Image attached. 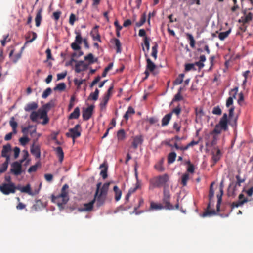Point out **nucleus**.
Masks as SVG:
<instances>
[{"mask_svg": "<svg viewBox=\"0 0 253 253\" xmlns=\"http://www.w3.org/2000/svg\"><path fill=\"white\" fill-rule=\"evenodd\" d=\"M110 184V182L105 183L101 187L100 193L97 194L95 193L94 198L92 201H94V204L95 203L98 208L105 203Z\"/></svg>", "mask_w": 253, "mask_h": 253, "instance_id": "f257e3e1", "label": "nucleus"}, {"mask_svg": "<svg viewBox=\"0 0 253 253\" xmlns=\"http://www.w3.org/2000/svg\"><path fill=\"white\" fill-rule=\"evenodd\" d=\"M169 181V176L168 174L165 173L163 175L155 177L150 180V183L153 188H160L164 187H168L167 183Z\"/></svg>", "mask_w": 253, "mask_h": 253, "instance_id": "f03ea898", "label": "nucleus"}, {"mask_svg": "<svg viewBox=\"0 0 253 253\" xmlns=\"http://www.w3.org/2000/svg\"><path fill=\"white\" fill-rule=\"evenodd\" d=\"M205 60L206 57L205 55H203L200 56L199 61L196 62L194 63L186 64L185 65V71L189 72L191 70L195 71L197 70V69L196 68V66L198 67V69H201L204 66L203 62L205 61Z\"/></svg>", "mask_w": 253, "mask_h": 253, "instance_id": "7ed1b4c3", "label": "nucleus"}, {"mask_svg": "<svg viewBox=\"0 0 253 253\" xmlns=\"http://www.w3.org/2000/svg\"><path fill=\"white\" fill-rule=\"evenodd\" d=\"M216 144V140H213L212 142V147L211 150V154L212 155V160L213 162V165L216 163L221 159L222 153H221L220 149L218 147L214 145Z\"/></svg>", "mask_w": 253, "mask_h": 253, "instance_id": "20e7f679", "label": "nucleus"}, {"mask_svg": "<svg viewBox=\"0 0 253 253\" xmlns=\"http://www.w3.org/2000/svg\"><path fill=\"white\" fill-rule=\"evenodd\" d=\"M68 200V195L64 193H60L57 196L52 195V201L57 204L59 208H62L63 205L66 204Z\"/></svg>", "mask_w": 253, "mask_h": 253, "instance_id": "39448f33", "label": "nucleus"}, {"mask_svg": "<svg viewBox=\"0 0 253 253\" xmlns=\"http://www.w3.org/2000/svg\"><path fill=\"white\" fill-rule=\"evenodd\" d=\"M81 127L80 124H77L73 128L69 129V132L66 134V136L72 138L74 142L75 139L80 137L81 135Z\"/></svg>", "mask_w": 253, "mask_h": 253, "instance_id": "423d86ee", "label": "nucleus"}, {"mask_svg": "<svg viewBox=\"0 0 253 253\" xmlns=\"http://www.w3.org/2000/svg\"><path fill=\"white\" fill-rule=\"evenodd\" d=\"M17 187L13 183H3L0 186V191L5 195L14 193Z\"/></svg>", "mask_w": 253, "mask_h": 253, "instance_id": "0eeeda50", "label": "nucleus"}, {"mask_svg": "<svg viewBox=\"0 0 253 253\" xmlns=\"http://www.w3.org/2000/svg\"><path fill=\"white\" fill-rule=\"evenodd\" d=\"M215 182L213 181L210 185L209 194V203L207 206V216L215 214L216 213L215 210L210 211V207L211 203V198L213 197L214 195L213 186Z\"/></svg>", "mask_w": 253, "mask_h": 253, "instance_id": "6e6552de", "label": "nucleus"}, {"mask_svg": "<svg viewBox=\"0 0 253 253\" xmlns=\"http://www.w3.org/2000/svg\"><path fill=\"white\" fill-rule=\"evenodd\" d=\"M10 172L14 175L18 176L22 173V167L17 161H15L11 164Z\"/></svg>", "mask_w": 253, "mask_h": 253, "instance_id": "1a4fd4ad", "label": "nucleus"}, {"mask_svg": "<svg viewBox=\"0 0 253 253\" xmlns=\"http://www.w3.org/2000/svg\"><path fill=\"white\" fill-rule=\"evenodd\" d=\"M94 109L93 105H90L83 111L82 116L84 120H88L91 117Z\"/></svg>", "mask_w": 253, "mask_h": 253, "instance_id": "9d476101", "label": "nucleus"}, {"mask_svg": "<svg viewBox=\"0 0 253 253\" xmlns=\"http://www.w3.org/2000/svg\"><path fill=\"white\" fill-rule=\"evenodd\" d=\"M11 146L10 144L8 143L3 145L1 151V156L5 158L6 160H10L9 153L11 151Z\"/></svg>", "mask_w": 253, "mask_h": 253, "instance_id": "9b49d317", "label": "nucleus"}, {"mask_svg": "<svg viewBox=\"0 0 253 253\" xmlns=\"http://www.w3.org/2000/svg\"><path fill=\"white\" fill-rule=\"evenodd\" d=\"M99 26L96 25L90 32V36L93 41L101 42V37L98 31Z\"/></svg>", "mask_w": 253, "mask_h": 253, "instance_id": "f8f14e48", "label": "nucleus"}, {"mask_svg": "<svg viewBox=\"0 0 253 253\" xmlns=\"http://www.w3.org/2000/svg\"><path fill=\"white\" fill-rule=\"evenodd\" d=\"M17 189L19 190L22 193H25L29 195H34L39 193V190H35V192H32L31 190V186L30 184H27L25 186L21 187H17Z\"/></svg>", "mask_w": 253, "mask_h": 253, "instance_id": "ddd939ff", "label": "nucleus"}, {"mask_svg": "<svg viewBox=\"0 0 253 253\" xmlns=\"http://www.w3.org/2000/svg\"><path fill=\"white\" fill-rule=\"evenodd\" d=\"M87 68V65L84 63V61H79L76 62L75 66V71L76 73H79L85 70Z\"/></svg>", "mask_w": 253, "mask_h": 253, "instance_id": "4468645a", "label": "nucleus"}, {"mask_svg": "<svg viewBox=\"0 0 253 253\" xmlns=\"http://www.w3.org/2000/svg\"><path fill=\"white\" fill-rule=\"evenodd\" d=\"M249 200L248 198H245L243 194H240L239 195V200L237 201L233 202L232 206L233 207H238L242 206L245 203L248 202Z\"/></svg>", "mask_w": 253, "mask_h": 253, "instance_id": "2eb2a0df", "label": "nucleus"}, {"mask_svg": "<svg viewBox=\"0 0 253 253\" xmlns=\"http://www.w3.org/2000/svg\"><path fill=\"white\" fill-rule=\"evenodd\" d=\"M227 123V115L226 113H224L219 121L218 123L219 126L221 127L223 130L226 131L228 129Z\"/></svg>", "mask_w": 253, "mask_h": 253, "instance_id": "dca6fc26", "label": "nucleus"}, {"mask_svg": "<svg viewBox=\"0 0 253 253\" xmlns=\"http://www.w3.org/2000/svg\"><path fill=\"white\" fill-rule=\"evenodd\" d=\"M30 151L32 155H34L36 158H39L41 157L40 147L39 145H35L33 144L30 148Z\"/></svg>", "mask_w": 253, "mask_h": 253, "instance_id": "f3484780", "label": "nucleus"}, {"mask_svg": "<svg viewBox=\"0 0 253 253\" xmlns=\"http://www.w3.org/2000/svg\"><path fill=\"white\" fill-rule=\"evenodd\" d=\"M143 139L142 135H137L133 138V141L132 144V147L134 149H136L139 145H141L143 143Z\"/></svg>", "mask_w": 253, "mask_h": 253, "instance_id": "a211bd4d", "label": "nucleus"}, {"mask_svg": "<svg viewBox=\"0 0 253 253\" xmlns=\"http://www.w3.org/2000/svg\"><path fill=\"white\" fill-rule=\"evenodd\" d=\"M45 207V204L41 200L36 201L35 203L32 206V209L38 211Z\"/></svg>", "mask_w": 253, "mask_h": 253, "instance_id": "6ab92c4d", "label": "nucleus"}, {"mask_svg": "<svg viewBox=\"0 0 253 253\" xmlns=\"http://www.w3.org/2000/svg\"><path fill=\"white\" fill-rule=\"evenodd\" d=\"M94 201L91 200L88 203H85L80 208V211H91L93 208Z\"/></svg>", "mask_w": 253, "mask_h": 253, "instance_id": "aec40b11", "label": "nucleus"}, {"mask_svg": "<svg viewBox=\"0 0 253 253\" xmlns=\"http://www.w3.org/2000/svg\"><path fill=\"white\" fill-rule=\"evenodd\" d=\"M111 43L114 44L116 47V52L121 53L122 51L121 43L119 39L117 38H112L110 40Z\"/></svg>", "mask_w": 253, "mask_h": 253, "instance_id": "412c9836", "label": "nucleus"}, {"mask_svg": "<svg viewBox=\"0 0 253 253\" xmlns=\"http://www.w3.org/2000/svg\"><path fill=\"white\" fill-rule=\"evenodd\" d=\"M54 150L55 151L56 155L59 158V161L60 163H62L64 157V154L62 148L59 146L56 148H54Z\"/></svg>", "mask_w": 253, "mask_h": 253, "instance_id": "4be33fe9", "label": "nucleus"}, {"mask_svg": "<svg viewBox=\"0 0 253 253\" xmlns=\"http://www.w3.org/2000/svg\"><path fill=\"white\" fill-rule=\"evenodd\" d=\"M38 107V105L37 103L32 102L26 104L24 107V110L26 112H30L37 109Z\"/></svg>", "mask_w": 253, "mask_h": 253, "instance_id": "5701e85b", "label": "nucleus"}, {"mask_svg": "<svg viewBox=\"0 0 253 253\" xmlns=\"http://www.w3.org/2000/svg\"><path fill=\"white\" fill-rule=\"evenodd\" d=\"M42 8H40L37 11L36 16L35 17V23L36 27H39L42 19Z\"/></svg>", "mask_w": 253, "mask_h": 253, "instance_id": "b1692460", "label": "nucleus"}, {"mask_svg": "<svg viewBox=\"0 0 253 253\" xmlns=\"http://www.w3.org/2000/svg\"><path fill=\"white\" fill-rule=\"evenodd\" d=\"M146 69L147 70H149L151 72H154L156 68V65L149 58L146 59Z\"/></svg>", "mask_w": 253, "mask_h": 253, "instance_id": "393cba45", "label": "nucleus"}, {"mask_svg": "<svg viewBox=\"0 0 253 253\" xmlns=\"http://www.w3.org/2000/svg\"><path fill=\"white\" fill-rule=\"evenodd\" d=\"M100 168H104L101 171H100V175L102 176V178L103 179H106L107 176V170H108V167L107 165L105 163L102 164L100 166Z\"/></svg>", "mask_w": 253, "mask_h": 253, "instance_id": "a878e982", "label": "nucleus"}, {"mask_svg": "<svg viewBox=\"0 0 253 253\" xmlns=\"http://www.w3.org/2000/svg\"><path fill=\"white\" fill-rule=\"evenodd\" d=\"M163 207L167 210H173L174 207L170 203V199L169 198H163Z\"/></svg>", "mask_w": 253, "mask_h": 253, "instance_id": "bb28decb", "label": "nucleus"}, {"mask_svg": "<svg viewBox=\"0 0 253 253\" xmlns=\"http://www.w3.org/2000/svg\"><path fill=\"white\" fill-rule=\"evenodd\" d=\"M172 117V113H169V114H167L166 115L162 120V126H167L170 119H171Z\"/></svg>", "mask_w": 253, "mask_h": 253, "instance_id": "cd10ccee", "label": "nucleus"}, {"mask_svg": "<svg viewBox=\"0 0 253 253\" xmlns=\"http://www.w3.org/2000/svg\"><path fill=\"white\" fill-rule=\"evenodd\" d=\"M80 115V108L77 107L74 109V111L70 114L68 117L69 119H78Z\"/></svg>", "mask_w": 253, "mask_h": 253, "instance_id": "c85d7f7f", "label": "nucleus"}, {"mask_svg": "<svg viewBox=\"0 0 253 253\" xmlns=\"http://www.w3.org/2000/svg\"><path fill=\"white\" fill-rule=\"evenodd\" d=\"M165 209L162 204L156 203L154 202H151L150 209L152 210H161Z\"/></svg>", "mask_w": 253, "mask_h": 253, "instance_id": "c756f323", "label": "nucleus"}, {"mask_svg": "<svg viewBox=\"0 0 253 253\" xmlns=\"http://www.w3.org/2000/svg\"><path fill=\"white\" fill-rule=\"evenodd\" d=\"M134 113V109L131 106H129L126 112L123 117L126 121H127L129 117L132 115H133Z\"/></svg>", "mask_w": 253, "mask_h": 253, "instance_id": "7c9ffc66", "label": "nucleus"}, {"mask_svg": "<svg viewBox=\"0 0 253 253\" xmlns=\"http://www.w3.org/2000/svg\"><path fill=\"white\" fill-rule=\"evenodd\" d=\"M9 125L12 128V131L14 134L17 133V127L18 126L17 123L15 121L14 117H12L9 121Z\"/></svg>", "mask_w": 253, "mask_h": 253, "instance_id": "2f4dec72", "label": "nucleus"}, {"mask_svg": "<svg viewBox=\"0 0 253 253\" xmlns=\"http://www.w3.org/2000/svg\"><path fill=\"white\" fill-rule=\"evenodd\" d=\"M113 190L115 192V199L116 201H119L121 197V195H122V191H121V190L119 188V187L117 186V185H115L113 187Z\"/></svg>", "mask_w": 253, "mask_h": 253, "instance_id": "473e14b6", "label": "nucleus"}, {"mask_svg": "<svg viewBox=\"0 0 253 253\" xmlns=\"http://www.w3.org/2000/svg\"><path fill=\"white\" fill-rule=\"evenodd\" d=\"M109 99L110 98H109L108 96H104L102 100L101 101L99 104L101 111H103L105 110L106 106L108 103Z\"/></svg>", "mask_w": 253, "mask_h": 253, "instance_id": "72a5a7b5", "label": "nucleus"}, {"mask_svg": "<svg viewBox=\"0 0 253 253\" xmlns=\"http://www.w3.org/2000/svg\"><path fill=\"white\" fill-rule=\"evenodd\" d=\"M220 193L217 195V202L216 204V211L217 212L220 211V204L222 201V196L223 193V191L222 188L220 189Z\"/></svg>", "mask_w": 253, "mask_h": 253, "instance_id": "f704fd0d", "label": "nucleus"}, {"mask_svg": "<svg viewBox=\"0 0 253 253\" xmlns=\"http://www.w3.org/2000/svg\"><path fill=\"white\" fill-rule=\"evenodd\" d=\"M138 205L137 206H135L134 208V212L136 213V214H139L140 213L143 212L142 211H137V209L140 207L142 205L144 204V200L142 197H139L138 199Z\"/></svg>", "mask_w": 253, "mask_h": 253, "instance_id": "c9c22d12", "label": "nucleus"}, {"mask_svg": "<svg viewBox=\"0 0 253 253\" xmlns=\"http://www.w3.org/2000/svg\"><path fill=\"white\" fill-rule=\"evenodd\" d=\"M75 33L76 34L75 42L81 44L83 41L81 31L80 30L75 31Z\"/></svg>", "mask_w": 253, "mask_h": 253, "instance_id": "e433bc0d", "label": "nucleus"}, {"mask_svg": "<svg viewBox=\"0 0 253 253\" xmlns=\"http://www.w3.org/2000/svg\"><path fill=\"white\" fill-rule=\"evenodd\" d=\"M189 179V175L187 173L183 174L181 177V183L183 186H186L187 185V181Z\"/></svg>", "mask_w": 253, "mask_h": 253, "instance_id": "4c0bfd02", "label": "nucleus"}, {"mask_svg": "<svg viewBox=\"0 0 253 253\" xmlns=\"http://www.w3.org/2000/svg\"><path fill=\"white\" fill-rule=\"evenodd\" d=\"M176 157V154L175 152H172L170 153L168 157V163L169 164L173 163L175 161Z\"/></svg>", "mask_w": 253, "mask_h": 253, "instance_id": "58836bf2", "label": "nucleus"}, {"mask_svg": "<svg viewBox=\"0 0 253 253\" xmlns=\"http://www.w3.org/2000/svg\"><path fill=\"white\" fill-rule=\"evenodd\" d=\"M117 138L118 140L122 141L126 138V133L124 129L119 130L117 132Z\"/></svg>", "mask_w": 253, "mask_h": 253, "instance_id": "ea45409f", "label": "nucleus"}, {"mask_svg": "<svg viewBox=\"0 0 253 253\" xmlns=\"http://www.w3.org/2000/svg\"><path fill=\"white\" fill-rule=\"evenodd\" d=\"M9 162L10 160H5V161L2 164L1 168H0V174L6 171Z\"/></svg>", "mask_w": 253, "mask_h": 253, "instance_id": "a19ab883", "label": "nucleus"}, {"mask_svg": "<svg viewBox=\"0 0 253 253\" xmlns=\"http://www.w3.org/2000/svg\"><path fill=\"white\" fill-rule=\"evenodd\" d=\"M66 85L64 83H61L58 84L54 88V91H64L66 88Z\"/></svg>", "mask_w": 253, "mask_h": 253, "instance_id": "79ce46f5", "label": "nucleus"}, {"mask_svg": "<svg viewBox=\"0 0 253 253\" xmlns=\"http://www.w3.org/2000/svg\"><path fill=\"white\" fill-rule=\"evenodd\" d=\"M158 48V45L156 43H155V45L152 48L151 56L155 60H156L157 57Z\"/></svg>", "mask_w": 253, "mask_h": 253, "instance_id": "37998d69", "label": "nucleus"}, {"mask_svg": "<svg viewBox=\"0 0 253 253\" xmlns=\"http://www.w3.org/2000/svg\"><path fill=\"white\" fill-rule=\"evenodd\" d=\"M231 32V30L229 29L226 31L220 32L218 34V37L220 40H224L226 37L228 36Z\"/></svg>", "mask_w": 253, "mask_h": 253, "instance_id": "c03bdc74", "label": "nucleus"}, {"mask_svg": "<svg viewBox=\"0 0 253 253\" xmlns=\"http://www.w3.org/2000/svg\"><path fill=\"white\" fill-rule=\"evenodd\" d=\"M150 39L147 37H144V44L146 48L147 53L148 52L150 48ZM145 57H147V53L145 54Z\"/></svg>", "mask_w": 253, "mask_h": 253, "instance_id": "a18cd8bd", "label": "nucleus"}, {"mask_svg": "<svg viewBox=\"0 0 253 253\" xmlns=\"http://www.w3.org/2000/svg\"><path fill=\"white\" fill-rule=\"evenodd\" d=\"M99 90L96 88L94 92L90 94L89 99L91 98L92 100L96 101L98 99Z\"/></svg>", "mask_w": 253, "mask_h": 253, "instance_id": "49530a36", "label": "nucleus"}, {"mask_svg": "<svg viewBox=\"0 0 253 253\" xmlns=\"http://www.w3.org/2000/svg\"><path fill=\"white\" fill-rule=\"evenodd\" d=\"M140 183L139 181V180L137 181V182L135 184V185L134 187L130 188L128 193L131 195L132 193H134L138 189H139L140 187Z\"/></svg>", "mask_w": 253, "mask_h": 253, "instance_id": "de8ad7c7", "label": "nucleus"}, {"mask_svg": "<svg viewBox=\"0 0 253 253\" xmlns=\"http://www.w3.org/2000/svg\"><path fill=\"white\" fill-rule=\"evenodd\" d=\"M146 14H145V13H143L141 17L140 21L139 22L136 23V26L139 27L142 26L144 24V23L146 22Z\"/></svg>", "mask_w": 253, "mask_h": 253, "instance_id": "09e8293b", "label": "nucleus"}, {"mask_svg": "<svg viewBox=\"0 0 253 253\" xmlns=\"http://www.w3.org/2000/svg\"><path fill=\"white\" fill-rule=\"evenodd\" d=\"M163 160H160L155 165V168L159 171L162 172L164 170V168L163 166Z\"/></svg>", "mask_w": 253, "mask_h": 253, "instance_id": "8fccbe9b", "label": "nucleus"}, {"mask_svg": "<svg viewBox=\"0 0 253 253\" xmlns=\"http://www.w3.org/2000/svg\"><path fill=\"white\" fill-rule=\"evenodd\" d=\"M184 77V74H180L178 77L176 79V80L174 81L173 84L174 85H178L181 84L183 80V78Z\"/></svg>", "mask_w": 253, "mask_h": 253, "instance_id": "3c124183", "label": "nucleus"}, {"mask_svg": "<svg viewBox=\"0 0 253 253\" xmlns=\"http://www.w3.org/2000/svg\"><path fill=\"white\" fill-rule=\"evenodd\" d=\"M84 60L88 61L89 64H92L96 61L94 60V57L92 53H89L87 56L84 57Z\"/></svg>", "mask_w": 253, "mask_h": 253, "instance_id": "603ef678", "label": "nucleus"}, {"mask_svg": "<svg viewBox=\"0 0 253 253\" xmlns=\"http://www.w3.org/2000/svg\"><path fill=\"white\" fill-rule=\"evenodd\" d=\"M238 91V87H235L234 88L231 89L229 92L230 97H231L232 99L236 98V96Z\"/></svg>", "mask_w": 253, "mask_h": 253, "instance_id": "864d4df0", "label": "nucleus"}, {"mask_svg": "<svg viewBox=\"0 0 253 253\" xmlns=\"http://www.w3.org/2000/svg\"><path fill=\"white\" fill-rule=\"evenodd\" d=\"M39 117V114L35 111H32L30 115V119L32 122H36Z\"/></svg>", "mask_w": 253, "mask_h": 253, "instance_id": "5fc2aeb1", "label": "nucleus"}, {"mask_svg": "<svg viewBox=\"0 0 253 253\" xmlns=\"http://www.w3.org/2000/svg\"><path fill=\"white\" fill-rule=\"evenodd\" d=\"M52 92V89L50 87L46 88L43 92L42 97L43 98H46Z\"/></svg>", "mask_w": 253, "mask_h": 253, "instance_id": "6e6d98bb", "label": "nucleus"}, {"mask_svg": "<svg viewBox=\"0 0 253 253\" xmlns=\"http://www.w3.org/2000/svg\"><path fill=\"white\" fill-rule=\"evenodd\" d=\"M37 112L40 119H42L47 115V112L45 109L39 110Z\"/></svg>", "mask_w": 253, "mask_h": 253, "instance_id": "4d7b16f0", "label": "nucleus"}, {"mask_svg": "<svg viewBox=\"0 0 253 253\" xmlns=\"http://www.w3.org/2000/svg\"><path fill=\"white\" fill-rule=\"evenodd\" d=\"M30 141L27 136H23L19 139V142L22 146L26 145Z\"/></svg>", "mask_w": 253, "mask_h": 253, "instance_id": "13d9d810", "label": "nucleus"}, {"mask_svg": "<svg viewBox=\"0 0 253 253\" xmlns=\"http://www.w3.org/2000/svg\"><path fill=\"white\" fill-rule=\"evenodd\" d=\"M187 164H188V167H187V171L188 172H190V173H194V165L191 163V162L189 161L187 162Z\"/></svg>", "mask_w": 253, "mask_h": 253, "instance_id": "bf43d9fd", "label": "nucleus"}, {"mask_svg": "<svg viewBox=\"0 0 253 253\" xmlns=\"http://www.w3.org/2000/svg\"><path fill=\"white\" fill-rule=\"evenodd\" d=\"M78 19L76 18V15L73 13H71L70 15L69 23L71 25L73 26L75 22Z\"/></svg>", "mask_w": 253, "mask_h": 253, "instance_id": "052dcab7", "label": "nucleus"}, {"mask_svg": "<svg viewBox=\"0 0 253 253\" xmlns=\"http://www.w3.org/2000/svg\"><path fill=\"white\" fill-rule=\"evenodd\" d=\"M188 39L190 41V45L192 47H194L195 45V40L193 36L190 34H187Z\"/></svg>", "mask_w": 253, "mask_h": 253, "instance_id": "680f3d73", "label": "nucleus"}, {"mask_svg": "<svg viewBox=\"0 0 253 253\" xmlns=\"http://www.w3.org/2000/svg\"><path fill=\"white\" fill-rule=\"evenodd\" d=\"M233 6L231 7V10L232 12H235L240 8L239 5L237 3V0H232Z\"/></svg>", "mask_w": 253, "mask_h": 253, "instance_id": "e2e57ef3", "label": "nucleus"}, {"mask_svg": "<svg viewBox=\"0 0 253 253\" xmlns=\"http://www.w3.org/2000/svg\"><path fill=\"white\" fill-rule=\"evenodd\" d=\"M213 114L220 115L222 113V110L219 106L214 107L212 111Z\"/></svg>", "mask_w": 253, "mask_h": 253, "instance_id": "0e129e2a", "label": "nucleus"}, {"mask_svg": "<svg viewBox=\"0 0 253 253\" xmlns=\"http://www.w3.org/2000/svg\"><path fill=\"white\" fill-rule=\"evenodd\" d=\"M61 14V12L60 11H57L53 12L52 15V18L56 21H58L60 17Z\"/></svg>", "mask_w": 253, "mask_h": 253, "instance_id": "69168bd1", "label": "nucleus"}, {"mask_svg": "<svg viewBox=\"0 0 253 253\" xmlns=\"http://www.w3.org/2000/svg\"><path fill=\"white\" fill-rule=\"evenodd\" d=\"M80 44L74 42L71 44V47L74 50H79L81 49Z\"/></svg>", "mask_w": 253, "mask_h": 253, "instance_id": "338daca9", "label": "nucleus"}, {"mask_svg": "<svg viewBox=\"0 0 253 253\" xmlns=\"http://www.w3.org/2000/svg\"><path fill=\"white\" fill-rule=\"evenodd\" d=\"M39 164L37 163L35 165L31 166L29 169H28V172L29 173H31L32 172H35L37 170Z\"/></svg>", "mask_w": 253, "mask_h": 253, "instance_id": "774afa93", "label": "nucleus"}]
</instances>
